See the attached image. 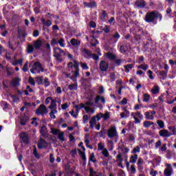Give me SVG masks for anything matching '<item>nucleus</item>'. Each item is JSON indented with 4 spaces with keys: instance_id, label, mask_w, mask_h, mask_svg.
<instances>
[{
    "instance_id": "obj_1",
    "label": "nucleus",
    "mask_w": 176,
    "mask_h": 176,
    "mask_svg": "<svg viewBox=\"0 0 176 176\" xmlns=\"http://www.w3.org/2000/svg\"><path fill=\"white\" fill-rule=\"evenodd\" d=\"M162 19L163 15L157 10L146 12L144 17L146 23H153V24H157V20L162 21Z\"/></svg>"
},
{
    "instance_id": "obj_2",
    "label": "nucleus",
    "mask_w": 176,
    "mask_h": 176,
    "mask_svg": "<svg viewBox=\"0 0 176 176\" xmlns=\"http://www.w3.org/2000/svg\"><path fill=\"white\" fill-rule=\"evenodd\" d=\"M54 57L58 63H63L64 61L65 56H67V54L64 50H61L60 47H55L54 49Z\"/></svg>"
},
{
    "instance_id": "obj_3",
    "label": "nucleus",
    "mask_w": 176,
    "mask_h": 176,
    "mask_svg": "<svg viewBox=\"0 0 176 176\" xmlns=\"http://www.w3.org/2000/svg\"><path fill=\"white\" fill-rule=\"evenodd\" d=\"M35 113L37 116H45V115H47V113H49V110L44 104H41L36 109Z\"/></svg>"
},
{
    "instance_id": "obj_4",
    "label": "nucleus",
    "mask_w": 176,
    "mask_h": 176,
    "mask_svg": "<svg viewBox=\"0 0 176 176\" xmlns=\"http://www.w3.org/2000/svg\"><path fill=\"white\" fill-rule=\"evenodd\" d=\"M108 68H109V64L105 60H101L99 64V69L102 71V72H107Z\"/></svg>"
},
{
    "instance_id": "obj_5",
    "label": "nucleus",
    "mask_w": 176,
    "mask_h": 176,
    "mask_svg": "<svg viewBox=\"0 0 176 176\" xmlns=\"http://www.w3.org/2000/svg\"><path fill=\"white\" fill-rule=\"evenodd\" d=\"M146 6V1L144 0H136L135 2V8L138 9H144Z\"/></svg>"
},
{
    "instance_id": "obj_6",
    "label": "nucleus",
    "mask_w": 176,
    "mask_h": 176,
    "mask_svg": "<svg viewBox=\"0 0 176 176\" xmlns=\"http://www.w3.org/2000/svg\"><path fill=\"white\" fill-rule=\"evenodd\" d=\"M81 53H82L83 57L85 58H87V60H90V58H91V56L93 54L91 51H90V50H89L87 48H84L82 50Z\"/></svg>"
},
{
    "instance_id": "obj_7",
    "label": "nucleus",
    "mask_w": 176,
    "mask_h": 176,
    "mask_svg": "<svg viewBox=\"0 0 176 176\" xmlns=\"http://www.w3.org/2000/svg\"><path fill=\"white\" fill-rule=\"evenodd\" d=\"M34 47L36 50H40L43 45V41L41 39H37L33 41Z\"/></svg>"
},
{
    "instance_id": "obj_8",
    "label": "nucleus",
    "mask_w": 176,
    "mask_h": 176,
    "mask_svg": "<svg viewBox=\"0 0 176 176\" xmlns=\"http://www.w3.org/2000/svg\"><path fill=\"white\" fill-rule=\"evenodd\" d=\"M20 82H21V78L19 77H15L10 82L12 87H19L20 86Z\"/></svg>"
},
{
    "instance_id": "obj_9",
    "label": "nucleus",
    "mask_w": 176,
    "mask_h": 176,
    "mask_svg": "<svg viewBox=\"0 0 176 176\" xmlns=\"http://www.w3.org/2000/svg\"><path fill=\"white\" fill-rule=\"evenodd\" d=\"M37 146L39 149H43L45 148H47L48 144L46 141L41 139L37 144Z\"/></svg>"
},
{
    "instance_id": "obj_10",
    "label": "nucleus",
    "mask_w": 176,
    "mask_h": 176,
    "mask_svg": "<svg viewBox=\"0 0 176 176\" xmlns=\"http://www.w3.org/2000/svg\"><path fill=\"white\" fill-rule=\"evenodd\" d=\"M173 171V168H171V164H167L166 168L164 170V174L165 176H171V172Z\"/></svg>"
},
{
    "instance_id": "obj_11",
    "label": "nucleus",
    "mask_w": 176,
    "mask_h": 176,
    "mask_svg": "<svg viewBox=\"0 0 176 176\" xmlns=\"http://www.w3.org/2000/svg\"><path fill=\"white\" fill-rule=\"evenodd\" d=\"M83 5L85 8H90L91 9H93V8H97V3L94 1L90 3L83 2Z\"/></svg>"
},
{
    "instance_id": "obj_12",
    "label": "nucleus",
    "mask_w": 176,
    "mask_h": 176,
    "mask_svg": "<svg viewBox=\"0 0 176 176\" xmlns=\"http://www.w3.org/2000/svg\"><path fill=\"white\" fill-rule=\"evenodd\" d=\"M19 137L21 140H22L23 142H25V144H28L29 138L28 135L25 133H21L19 134Z\"/></svg>"
},
{
    "instance_id": "obj_13",
    "label": "nucleus",
    "mask_w": 176,
    "mask_h": 176,
    "mask_svg": "<svg viewBox=\"0 0 176 176\" xmlns=\"http://www.w3.org/2000/svg\"><path fill=\"white\" fill-rule=\"evenodd\" d=\"M30 120V117H28L27 115L24 114L21 118V126H25L27 124V122Z\"/></svg>"
},
{
    "instance_id": "obj_14",
    "label": "nucleus",
    "mask_w": 176,
    "mask_h": 176,
    "mask_svg": "<svg viewBox=\"0 0 176 176\" xmlns=\"http://www.w3.org/2000/svg\"><path fill=\"white\" fill-rule=\"evenodd\" d=\"M36 83H37L38 86H42L43 85V76H37L34 78Z\"/></svg>"
},
{
    "instance_id": "obj_15",
    "label": "nucleus",
    "mask_w": 176,
    "mask_h": 176,
    "mask_svg": "<svg viewBox=\"0 0 176 176\" xmlns=\"http://www.w3.org/2000/svg\"><path fill=\"white\" fill-rule=\"evenodd\" d=\"M142 36H145L146 38H149V36H151V35L149 34L148 31L142 30V32L140 34V35L139 36V37L137 38V41H140L141 39Z\"/></svg>"
},
{
    "instance_id": "obj_16",
    "label": "nucleus",
    "mask_w": 176,
    "mask_h": 176,
    "mask_svg": "<svg viewBox=\"0 0 176 176\" xmlns=\"http://www.w3.org/2000/svg\"><path fill=\"white\" fill-rule=\"evenodd\" d=\"M74 108L76 109V112L77 113H79L80 112V109H82V108H85V104L80 103V104H76L74 106Z\"/></svg>"
},
{
    "instance_id": "obj_17",
    "label": "nucleus",
    "mask_w": 176,
    "mask_h": 176,
    "mask_svg": "<svg viewBox=\"0 0 176 176\" xmlns=\"http://www.w3.org/2000/svg\"><path fill=\"white\" fill-rule=\"evenodd\" d=\"M41 23L43 25H45V27H50V25H52V21H50V19H47L46 21V19L43 18L41 19Z\"/></svg>"
},
{
    "instance_id": "obj_18",
    "label": "nucleus",
    "mask_w": 176,
    "mask_h": 176,
    "mask_svg": "<svg viewBox=\"0 0 176 176\" xmlns=\"http://www.w3.org/2000/svg\"><path fill=\"white\" fill-rule=\"evenodd\" d=\"M70 43L72 46H80V41L76 38H72L70 40Z\"/></svg>"
},
{
    "instance_id": "obj_19",
    "label": "nucleus",
    "mask_w": 176,
    "mask_h": 176,
    "mask_svg": "<svg viewBox=\"0 0 176 176\" xmlns=\"http://www.w3.org/2000/svg\"><path fill=\"white\" fill-rule=\"evenodd\" d=\"M56 99H52L51 100V104L48 107L49 109H54V108H56L57 107V103H56Z\"/></svg>"
},
{
    "instance_id": "obj_20",
    "label": "nucleus",
    "mask_w": 176,
    "mask_h": 176,
    "mask_svg": "<svg viewBox=\"0 0 176 176\" xmlns=\"http://www.w3.org/2000/svg\"><path fill=\"white\" fill-rule=\"evenodd\" d=\"M34 68H38L41 71V72H43V67H42V65L41 64L40 62H35L33 65Z\"/></svg>"
},
{
    "instance_id": "obj_21",
    "label": "nucleus",
    "mask_w": 176,
    "mask_h": 176,
    "mask_svg": "<svg viewBox=\"0 0 176 176\" xmlns=\"http://www.w3.org/2000/svg\"><path fill=\"white\" fill-rule=\"evenodd\" d=\"M124 68L125 69V72L126 74H129V72H130V69H133V68H134V65H133V64H128L126 65H124Z\"/></svg>"
},
{
    "instance_id": "obj_22",
    "label": "nucleus",
    "mask_w": 176,
    "mask_h": 176,
    "mask_svg": "<svg viewBox=\"0 0 176 176\" xmlns=\"http://www.w3.org/2000/svg\"><path fill=\"white\" fill-rule=\"evenodd\" d=\"M167 72L166 71H160V78L162 79V80H164V79H166L167 78Z\"/></svg>"
},
{
    "instance_id": "obj_23",
    "label": "nucleus",
    "mask_w": 176,
    "mask_h": 176,
    "mask_svg": "<svg viewBox=\"0 0 176 176\" xmlns=\"http://www.w3.org/2000/svg\"><path fill=\"white\" fill-rule=\"evenodd\" d=\"M144 116L147 120H153L155 118L151 114V112L146 111L144 113Z\"/></svg>"
},
{
    "instance_id": "obj_24",
    "label": "nucleus",
    "mask_w": 176,
    "mask_h": 176,
    "mask_svg": "<svg viewBox=\"0 0 176 176\" xmlns=\"http://www.w3.org/2000/svg\"><path fill=\"white\" fill-rule=\"evenodd\" d=\"M155 124V122H152V121H144L143 122V126L146 128V129H148L149 127H151V126Z\"/></svg>"
},
{
    "instance_id": "obj_25",
    "label": "nucleus",
    "mask_w": 176,
    "mask_h": 176,
    "mask_svg": "<svg viewBox=\"0 0 176 176\" xmlns=\"http://www.w3.org/2000/svg\"><path fill=\"white\" fill-rule=\"evenodd\" d=\"M97 123V120H96V117H92L91 120L89 121V127L90 129H94V125Z\"/></svg>"
},
{
    "instance_id": "obj_26",
    "label": "nucleus",
    "mask_w": 176,
    "mask_h": 176,
    "mask_svg": "<svg viewBox=\"0 0 176 176\" xmlns=\"http://www.w3.org/2000/svg\"><path fill=\"white\" fill-rule=\"evenodd\" d=\"M107 17H108V13H107V11H105L104 10H102V14L100 16V19L102 20V21H104V20H105Z\"/></svg>"
},
{
    "instance_id": "obj_27",
    "label": "nucleus",
    "mask_w": 176,
    "mask_h": 176,
    "mask_svg": "<svg viewBox=\"0 0 176 176\" xmlns=\"http://www.w3.org/2000/svg\"><path fill=\"white\" fill-rule=\"evenodd\" d=\"M120 116L122 119L123 118L126 119L130 116V111H124L121 113Z\"/></svg>"
},
{
    "instance_id": "obj_28",
    "label": "nucleus",
    "mask_w": 176,
    "mask_h": 176,
    "mask_svg": "<svg viewBox=\"0 0 176 176\" xmlns=\"http://www.w3.org/2000/svg\"><path fill=\"white\" fill-rule=\"evenodd\" d=\"M107 57L109 58V60H116V55L112 52H107Z\"/></svg>"
},
{
    "instance_id": "obj_29",
    "label": "nucleus",
    "mask_w": 176,
    "mask_h": 176,
    "mask_svg": "<svg viewBox=\"0 0 176 176\" xmlns=\"http://www.w3.org/2000/svg\"><path fill=\"white\" fill-rule=\"evenodd\" d=\"M160 91V87L158 85H155L153 89H151L152 94H157Z\"/></svg>"
},
{
    "instance_id": "obj_30",
    "label": "nucleus",
    "mask_w": 176,
    "mask_h": 176,
    "mask_svg": "<svg viewBox=\"0 0 176 176\" xmlns=\"http://www.w3.org/2000/svg\"><path fill=\"white\" fill-rule=\"evenodd\" d=\"M23 65V58H21L18 60H15L12 63V65H14V67H17V65Z\"/></svg>"
},
{
    "instance_id": "obj_31",
    "label": "nucleus",
    "mask_w": 176,
    "mask_h": 176,
    "mask_svg": "<svg viewBox=\"0 0 176 176\" xmlns=\"http://www.w3.org/2000/svg\"><path fill=\"white\" fill-rule=\"evenodd\" d=\"M69 90H78V82H76L75 84L69 85L68 87Z\"/></svg>"
},
{
    "instance_id": "obj_32",
    "label": "nucleus",
    "mask_w": 176,
    "mask_h": 176,
    "mask_svg": "<svg viewBox=\"0 0 176 176\" xmlns=\"http://www.w3.org/2000/svg\"><path fill=\"white\" fill-rule=\"evenodd\" d=\"M100 118H102L104 120H108V119H109V113L108 111L106 112L104 114L100 113Z\"/></svg>"
},
{
    "instance_id": "obj_33",
    "label": "nucleus",
    "mask_w": 176,
    "mask_h": 176,
    "mask_svg": "<svg viewBox=\"0 0 176 176\" xmlns=\"http://www.w3.org/2000/svg\"><path fill=\"white\" fill-rule=\"evenodd\" d=\"M105 149V144L100 142L98 144V151H104Z\"/></svg>"
},
{
    "instance_id": "obj_34",
    "label": "nucleus",
    "mask_w": 176,
    "mask_h": 176,
    "mask_svg": "<svg viewBox=\"0 0 176 176\" xmlns=\"http://www.w3.org/2000/svg\"><path fill=\"white\" fill-rule=\"evenodd\" d=\"M33 155L36 157V159H41V155L36 151V147L34 146L33 149Z\"/></svg>"
},
{
    "instance_id": "obj_35",
    "label": "nucleus",
    "mask_w": 176,
    "mask_h": 176,
    "mask_svg": "<svg viewBox=\"0 0 176 176\" xmlns=\"http://www.w3.org/2000/svg\"><path fill=\"white\" fill-rule=\"evenodd\" d=\"M137 159H138V155L137 154H134L130 158V163H135V162H137Z\"/></svg>"
},
{
    "instance_id": "obj_36",
    "label": "nucleus",
    "mask_w": 176,
    "mask_h": 176,
    "mask_svg": "<svg viewBox=\"0 0 176 176\" xmlns=\"http://www.w3.org/2000/svg\"><path fill=\"white\" fill-rule=\"evenodd\" d=\"M149 100H151V96L148 94H144L143 95L144 102H148Z\"/></svg>"
},
{
    "instance_id": "obj_37",
    "label": "nucleus",
    "mask_w": 176,
    "mask_h": 176,
    "mask_svg": "<svg viewBox=\"0 0 176 176\" xmlns=\"http://www.w3.org/2000/svg\"><path fill=\"white\" fill-rule=\"evenodd\" d=\"M149 68V65H140L138 66V69H143V71H146Z\"/></svg>"
},
{
    "instance_id": "obj_38",
    "label": "nucleus",
    "mask_w": 176,
    "mask_h": 176,
    "mask_svg": "<svg viewBox=\"0 0 176 176\" xmlns=\"http://www.w3.org/2000/svg\"><path fill=\"white\" fill-rule=\"evenodd\" d=\"M58 43L60 47H65V40H64V38H60L58 40Z\"/></svg>"
},
{
    "instance_id": "obj_39",
    "label": "nucleus",
    "mask_w": 176,
    "mask_h": 176,
    "mask_svg": "<svg viewBox=\"0 0 176 176\" xmlns=\"http://www.w3.org/2000/svg\"><path fill=\"white\" fill-rule=\"evenodd\" d=\"M102 31H104V32H105V34H109V32H111V26L106 25L103 28Z\"/></svg>"
},
{
    "instance_id": "obj_40",
    "label": "nucleus",
    "mask_w": 176,
    "mask_h": 176,
    "mask_svg": "<svg viewBox=\"0 0 176 176\" xmlns=\"http://www.w3.org/2000/svg\"><path fill=\"white\" fill-rule=\"evenodd\" d=\"M120 53L124 54L127 52V45H122L120 47Z\"/></svg>"
},
{
    "instance_id": "obj_41",
    "label": "nucleus",
    "mask_w": 176,
    "mask_h": 176,
    "mask_svg": "<svg viewBox=\"0 0 176 176\" xmlns=\"http://www.w3.org/2000/svg\"><path fill=\"white\" fill-rule=\"evenodd\" d=\"M28 53L31 54L34 52V45L29 44L27 47Z\"/></svg>"
},
{
    "instance_id": "obj_42",
    "label": "nucleus",
    "mask_w": 176,
    "mask_h": 176,
    "mask_svg": "<svg viewBox=\"0 0 176 176\" xmlns=\"http://www.w3.org/2000/svg\"><path fill=\"white\" fill-rule=\"evenodd\" d=\"M75 69V71H79V63L76 62V60L74 61V65L70 66V68Z\"/></svg>"
},
{
    "instance_id": "obj_43",
    "label": "nucleus",
    "mask_w": 176,
    "mask_h": 176,
    "mask_svg": "<svg viewBox=\"0 0 176 176\" xmlns=\"http://www.w3.org/2000/svg\"><path fill=\"white\" fill-rule=\"evenodd\" d=\"M80 67L83 70H87L89 69V66L87 65V63H81Z\"/></svg>"
},
{
    "instance_id": "obj_44",
    "label": "nucleus",
    "mask_w": 176,
    "mask_h": 176,
    "mask_svg": "<svg viewBox=\"0 0 176 176\" xmlns=\"http://www.w3.org/2000/svg\"><path fill=\"white\" fill-rule=\"evenodd\" d=\"M28 83L32 86H35V80L32 76H30L28 78Z\"/></svg>"
},
{
    "instance_id": "obj_45",
    "label": "nucleus",
    "mask_w": 176,
    "mask_h": 176,
    "mask_svg": "<svg viewBox=\"0 0 176 176\" xmlns=\"http://www.w3.org/2000/svg\"><path fill=\"white\" fill-rule=\"evenodd\" d=\"M85 143L86 146H87V145H89V144H90V140H89V133L85 134Z\"/></svg>"
},
{
    "instance_id": "obj_46",
    "label": "nucleus",
    "mask_w": 176,
    "mask_h": 176,
    "mask_svg": "<svg viewBox=\"0 0 176 176\" xmlns=\"http://www.w3.org/2000/svg\"><path fill=\"white\" fill-rule=\"evenodd\" d=\"M44 84H45V87H49L50 86V82L49 81V78L45 77L44 78Z\"/></svg>"
},
{
    "instance_id": "obj_47",
    "label": "nucleus",
    "mask_w": 176,
    "mask_h": 176,
    "mask_svg": "<svg viewBox=\"0 0 176 176\" xmlns=\"http://www.w3.org/2000/svg\"><path fill=\"white\" fill-rule=\"evenodd\" d=\"M89 27L90 28H97V23L94 22V21H89Z\"/></svg>"
},
{
    "instance_id": "obj_48",
    "label": "nucleus",
    "mask_w": 176,
    "mask_h": 176,
    "mask_svg": "<svg viewBox=\"0 0 176 176\" xmlns=\"http://www.w3.org/2000/svg\"><path fill=\"white\" fill-rule=\"evenodd\" d=\"M107 135L110 140H113L115 137H116V133H107Z\"/></svg>"
},
{
    "instance_id": "obj_49",
    "label": "nucleus",
    "mask_w": 176,
    "mask_h": 176,
    "mask_svg": "<svg viewBox=\"0 0 176 176\" xmlns=\"http://www.w3.org/2000/svg\"><path fill=\"white\" fill-rule=\"evenodd\" d=\"M157 123L160 129H163V127H164V122H163V120H157Z\"/></svg>"
},
{
    "instance_id": "obj_50",
    "label": "nucleus",
    "mask_w": 176,
    "mask_h": 176,
    "mask_svg": "<svg viewBox=\"0 0 176 176\" xmlns=\"http://www.w3.org/2000/svg\"><path fill=\"white\" fill-rule=\"evenodd\" d=\"M38 118H32L31 124H34L35 127H38V122H36Z\"/></svg>"
},
{
    "instance_id": "obj_51",
    "label": "nucleus",
    "mask_w": 176,
    "mask_h": 176,
    "mask_svg": "<svg viewBox=\"0 0 176 176\" xmlns=\"http://www.w3.org/2000/svg\"><path fill=\"white\" fill-rule=\"evenodd\" d=\"M102 154L105 157H108V156H109V152H108V150H107V148H104V150H102Z\"/></svg>"
},
{
    "instance_id": "obj_52",
    "label": "nucleus",
    "mask_w": 176,
    "mask_h": 176,
    "mask_svg": "<svg viewBox=\"0 0 176 176\" xmlns=\"http://www.w3.org/2000/svg\"><path fill=\"white\" fill-rule=\"evenodd\" d=\"M22 70L23 72H27L28 71V62H26L23 67Z\"/></svg>"
},
{
    "instance_id": "obj_53",
    "label": "nucleus",
    "mask_w": 176,
    "mask_h": 176,
    "mask_svg": "<svg viewBox=\"0 0 176 176\" xmlns=\"http://www.w3.org/2000/svg\"><path fill=\"white\" fill-rule=\"evenodd\" d=\"M117 162L118 163H122V162H123V159H122V154L121 153H118L117 155Z\"/></svg>"
},
{
    "instance_id": "obj_54",
    "label": "nucleus",
    "mask_w": 176,
    "mask_h": 176,
    "mask_svg": "<svg viewBox=\"0 0 176 176\" xmlns=\"http://www.w3.org/2000/svg\"><path fill=\"white\" fill-rule=\"evenodd\" d=\"M140 148L139 146H137L135 148H133V151L132 152V153H140Z\"/></svg>"
},
{
    "instance_id": "obj_55",
    "label": "nucleus",
    "mask_w": 176,
    "mask_h": 176,
    "mask_svg": "<svg viewBox=\"0 0 176 176\" xmlns=\"http://www.w3.org/2000/svg\"><path fill=\"white\" fill-rule=\"evenodd\" d=\"M107 133H117L116 131V126H111L109 131H107Z\"/></svg>"
},
{
    "instance_id": "obj_56",
    "label": "nucleus",
    "mask_w": 176,
    "mask_h": 176,
    "mask_svg": "<svg viewBox=\"0 0 176 176\" xmlns=\"http://www.w3.org/2000/svg\"><path fill=\"white\" fill-rule=\"evenodd\" d=\"M79 155L82 160L86 161V154L82 151H79Z\"/></svg>"
},
{
    "instance_id": "obj_57",
    "label": "nucleus",
    "mask_w": 176,
    "mask_h": 176,
    "mask_svg": "<svg viewBox=\"0 0 176 176\" xmlns=\"http://www.w3.org/2000/svg\"><path fill=\"white\" fill-rule=\"evenodd\" d=\"M58 138L60 140V141H65L64 139V134L63 133H58Z\"/></svg>"
},
{
    "instance_id": "obj_58",
    "label": "nucleus",
    "mask_w": 176,
    "mask_h": 176,
    "mask_svg": "<svg viewBox=\"0 0 176 176\" xmlns=\"http://www.w3.org/2000/svg\"><path fill=\"white\" fill-rule=\"evenodd\" d=\"M89 160L93 163H96V157H94V154H90L89 155Z\"/></svg>"
},
{
    "instance_id": "obj_59",
    "label": "nucleus",
    "mask_w": 176,
    "mask_h": 176,
    "mask_svg": "<svg viewBox=\"0 0 176 176\" xmlns=\"http://www.w3.org/2000/svg\"><path fill=\"white\" fill-rule=\"evenodd\" d=\"M91 57L94 60H95V61H98V60H100V56H98V55L96 54H92Z\"/></svg>"
},
{
    "instance_id": "obj_60",
    "label": "nucleus",
    "mask_w": 176,
    "mask_h": 176,
    "mask_svg": "<svg viewBox=\"0 0 176 176\" xmlns=\"http://www.w3.org/2000/svg\"><path fill=\"white\" fill-rule=\"evenodd\" d=\"M33 36L34 38H38L39 36V30H35L33 31Z\"/></svg>"
},
{
    "instance_id": "obj_61",
    "label": "nucleus",
    "mask_w": 176,
    "mask_h": 176,
    "mask_svg": "<svg viewBox=\"0 0 176 176\" xmlns=\"http://www.w3.org/2000/svg\"><path fill=\"white\" fill-rule=\"evenodd\" d=\"M11 98L14 102H17L19 101V98L16 95H11Z\"/></svg>"
},
{
    "instance_id": "obj_62",
    "label": "nucleus",
    "mask_w": 176,
    "mask_h": 176,
    "mask_svg": "<svg viewBox=\"0 0 176 176\" xmlns=\"http://www.w3.org/2000/svg\"><path fill=\"white\" fill-rule=\"evenodd\" d=\"M161 137H170L171 135V133H160Z\"/></svg>"
},
{
    "instance_id": "obj_63",
    "label": "nucleus",
    "mask_w": 176,
    "mask_h": 176,
    "mask_svg": "<svg viewBox=\"0 0 176 176\" xmlns=\"http://www.w3.org/2000/svg\"><path fill=\"white\" fill-rule=\"evenodd\" d=\"M168 129H169L170 131H171L172 133H176V128H175V126H168Z\"/></svg>"
},
{
    "instance_id": "obj_64",
    "label": "nucleus",
    "mask_w": 176,
    "mask_h": 176,
    "mask_svg": "<svg viewBox=\"0 0 176 176\" xmlns=\"http://www.w3.org/2000/svg\"><path fill=\"white\" fill-rule=\"evenodd\" d=\"M150 175L151 176H156L157 175V171L154 170L153 169H152L150 172Z\"/></svg>"
}]
</instances>
